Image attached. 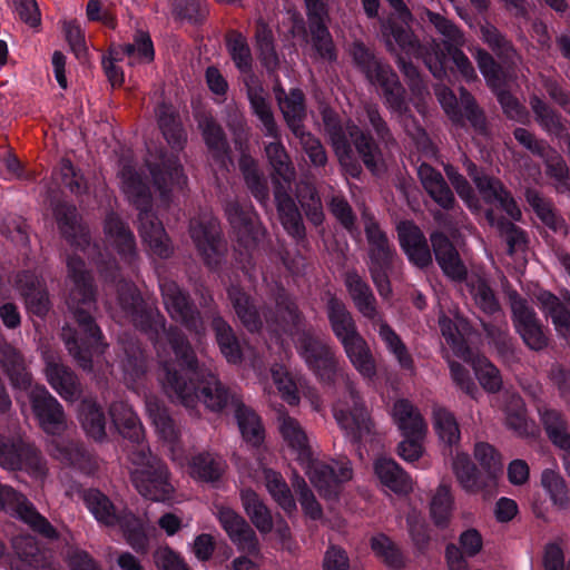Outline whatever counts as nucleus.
<instances>
[{
  "mask_svg": "<svg viewBox=\"0 0 570 570\" xmlns=\"http://www.w3.org/2000/svg\"><path fill=\"white\" fill-rule=\"evenodd\" d=\"M118 303L134 326L157 343L161 333L166 335L179 368L173 362H163L160 381L173 402L194 410L197 403L215 413L233 406L239 396L218 377L212 364L199 362L186 335L176 326L166 328V318L159 309L146 303L136 285L120 281L117 285Z\"/></svg>",
  "mask_w": 570,
  "mask_h": 570,
  "instance_id": "f257e3e1",
  "label": "nucleus"
},
{
  "mask_svg": "<svg viewBox=\"0 0 570 570\" xmlns=\"http://www.w3.org/2000/svg\"><path fill=\"white\" fill-rule=\"evenodd\" d=\"M67 267L68 276L73 283L67 306L73 315L77 328L63 326L61 337L77 364L85 371H91L94 354H102L108 346L91 314L96 309L94 279L86 269L85 262L78 256H69Z\"/></svg>",
  "mask_w": 570,
  "mask_h": 570,
  "instance_id": "f03ea898",
  "label": "nucleus"
},
{
  "mask_svg": "<svg viewBox=\"0 0 570 570\" xmlns=\"http://www.w3.org/2000/svg\"><path fill=\"white\" fill-rule=\"evenodd\" d=\"M124 191L130 203L139 210L138 232L142 243L151 255L167 259L174 254V247L163 223L151 210V193L142 177L130 168L122 170Z\"/></svg>",
  "mask_w": 570,
  "mask_h": 570,
  "instance_id": "7ed1b4c3",
  "label": "nucleus"
},
{
  "mask_svg": "<svg viewBox=\"0 0 570 570\" xmlns=\"http://www.w3.org/2000/svg\"><path fill=\"white\" fill-rule=\"evenodd\" d=\"M322 118L325 132L342 165L347 166V160L352 159V146H354L366 168L372 173L377 169L381 150L368 132L363 131L351 119L343 122L330 108L322 111Z\"/></svg>",
  "mask_w": 570,
  "mask_h": 570,
  "instance_id": "20e7f679",
  "label": "nucleus"
},
{
  "mask_svg": "<svg viewBox=\"0 0 570 570\" xmlns=\"http://www.w3.org/2000/svg\"><path fill=\"white\" fill-rule=\"evenodd\" d=\"M53 215L67 242L76 249L83 252L96 264L106 281L116 282L119 277L117 261L114 257L105 258L99 245L91 243L89 229L81 224L76 206L65 202L58 203L53 208Z\"/></svg>",
  "mask_w": 570,
  "mask_h": 570,
  "instance_id": "39448f33",
  "label": "nucleus"
},
{
  "mask_svg": "<svg viewBox=\"0 0 570 570\" xmlns=\"http://www.w3.org/2000/svg\"><path fill=\"white\" fill-rule=\"evenodd\" d=\"M129 460L137 465L130 473V480L140 495L151 501H167L173 498L174 485L167 465L153 456L148 446L131 450Z\"/></svg>",
  "mask_w": 570,
  "mask_h": 570,
  "instance_id": "423d86ee",
  "label": "nucleus"
},
{
  "mask_svg": "<svg viewBox=\"0 0 570 570\" xmlns=\"http://www.w3.org/2000/svg\"><path fill=\"white\" fill-rule=\"evenodd\" d=\"M373 85L381 88L385 107L391 114L396 115L404 121L405 130L414 139L417 148L426 157H436L438 148L432 142L426 131L416 124L414 117L410 114L406 91L392 67L385 72L383 71V75H381Z\"/></svg>",
  "mask_w": 570,
  "mask_h": 570,
  "instance_id": "0eeeda50",
  "label": "nucleus"
},
{
  "mask_svg": "<svg viewBox=\"0 0 570 570\" xmlns=\"http://www.w3.org/2000/svg\"><path fill=\"white\" fill-rule=\"evenodd\" d=\"M345 394L333 405L334 417L346 438L360 443L373 435L374 423L354 383L346 379Z\"/></svg>",
  "mask_w": 570,
  "mask_h": 570,
  "instance_id": "6e6552de",
  "label": "nucleus"
},
{
  "mask_svg": "<svg viewBox=\"0 0 570 570\" xmlns=\"http://www.w3.org/2000/svg\"><path fill=\"white\" fill-rule=\"evenodd\" d=\"M225 215L237 237V246L244 249L245 259L242 268L249 273L252 265V252L256 248L265 235V229L258 222L254 207L249 203L240 204L237 200L227 202L225 205ZM242 252V250H239ZM243 255V253H240Z\"/></svg>",
  "mask_w": 570,
  "mask_h": 570,
  "instance_id": "1a4fd4ad",
  "label": "nucleus"
},
{
  "mask_svg": "<svg viewBox=\"0 0 570 570\" xmlns=\"http://www.w3.org/2000/svg\"><path fill=\"white\" fill-rule=\"evenodd\" d=\"M0 466L9 471H24L33 478L47 474V464L41 452L21 435L0 434Z\"/></svg>",
  "mask_w": 570,
  "mask_h": 570,
  "instance_id": "9d476101",
  "label": "nucleus"
},
{
  "mask_svg": "<svg viewBox=\"0 0 570 570\" xmlns=\"http://www.w3.org/2000/svg\"><path fill=\"white\" fill-rule=\"evenodd\" d=\"M159 289L164 306L171 320L179 322L198 337L205 335V323L189 293L169 278L159 279Z\"/></svg>",
  "mask_w": 570,
  "mask_h": 570,
  "instance_id": "9b49d317",
  "label": "nucleus"
},
{
  "mask_svg": "<svg viewBox=\"0 0 570 570\" xmlns=\"http://www.w3.org/2000/svg\"><path fill=\"white\" fill-rule=\"evenodd\" d=\"M189 235L204 263L216 269L224 258L225 246L220 238L219 223L210 210H204L190 219Z\"/></svg>",
  "mask_w": 570,
  "mask_h": 570,
  "instance_id": "f8f14e48",
  "label": "nucleus"
},
{
  "mask_svg": "<svg viewBox=\"0 0 570 570\" xmlns=\"http://www.w3.org/2000/svg\"><path fill=\"white\" fill-rule=\"evenodd\" d=\"M296 350L306 366L325 383H333L337 374V358L325 340L303 331L296 340Z\"/></svg>",
  "mask_w": 570,
  "mask_h": 570,
  "instance_id": "ddd939ff",
  "label": "nucleus"
},
{
  "mask_svg": "<svg viewBox=\"0 0 570 570\" xmlns=\"http://www.w3.org/2000/svg\"><path fill=\"white\" fill-rule=\"evenodd\" d=\"M508 298L515 332L520 335L524 345L535 352L544 350L549 344V336L528 299L517 291L510 292Z\"/></svg>",
  "mask_w": 570,
  "mask_h": 570,
  "instance_id": "4468645a",
  "label": "nucleus"
},
{
  "mask_svg": "<svg viewBox=\"0 0 570 570\" xmlns=\"http://www.w3.org/2000/svg\"><path fill=\"white\" fill-rule=\"evenodd\" d=\"M438 101L445 114L456 125H463L468 120L478 132H484L485 118L479 109L473 96L464 88H460V100L454 92L444 85H438L434 88Z\"/></svg>",
  "mask_w": 570,
  "mask_h": 570,
  "instance_id": "2eb2a0df",
  "label": "nucleus"
},
{
  "mask_svg": "<svg viewBox=\"0 0 570 570\" xmlns=\"http://www.w3.org/2000/svg\"><path fill=\"white\" fill-rule=\"evenodd\" d=\"M0 511L20 519L45 538H58L57 530L22 493L2 483H0Z\"/></svg>",
  "mask_w": 570,
  "mask_h": 570,
  "instance_id": "dca6fc26",
  "label": "nucleus"
},
{
  "mask_svg": "<svg viewBox=\"0 0 570 570\" xmlns=\"http://www.w3.org/2000/svg\"><path fill=\"white\" fill-rule=\"evenodd\" d=\"M146 165L153 178V184L159 191L161 203L168 206L171 202V193L175 189L183 190L187 185V177L178 156L160 151L155 161L147 159Z\"/></svg>",
  "mask_w": 570,
  "mask_h": 570,
  "instance_id": "f3484780",
  "label": "nucleus"
},
{
  "mask_svg": "<svg viewBox=\"0 0 570 570\" xmlns=\"http://www.w3.org/2000/svg\"><path fill=\"white\" fill-rule=\"evenodd\" d=\"M306 463V474L318 493L326 499L337 497L341 484L347 482L353 476L351 462L345 459L326 463L318 460L303 461Z\"/></svg>",
  "mask_w": 570,
  "mask_h": 570,
  "instance_id": "a211bd4d",
  "label": "nucleus"
},
{
  "mask_svg": "<svg viewBox=\"0 0 570 570\" xmlns=\"http://www.w3.org/2000/svg\"><path fill=\"white\" fill-rule=\"evenodd\" d=\"M32 412L47 434L58 435L67 426L62 405L45 386H35L29 393Z\"/></svg>",
  "mask_w": 570,
  "mask_h": 570,
  "instance_id": "6ab92c4d",
  "label": "nucleus"
},
{
  "mask_svg": "<svg viewBox=\"0 0 570 570\" xmlns=\"http://www.w3.org/2000/svg\"><path fill=\"white\" fill-rule=\"evenodd\" d=\"M106 242L117 252L120 259L134 266L138 259L136 238L128 224L118 214L109 213L104 223Z\"/></svg>",
  "mask_w": 570,
  "mask_h": 570,
  "instance_id": "aec40b11",
  "label": "nucleus"
},
{
  "mask_svg": "<svg viewBox=\"0 0 570 570\" xmlns=\"http://www.w3.org/2000/svg\"><path fill=\"white\" fill-rule=\"evenodd\" d=\"M535 301L547 318L551 320L557 334L570 338V292L566 291L562 298L549 291H540L535 294Z\"/></svg>",
  "mask_w": 570,
  "mask_h": 570,
  "instance_id": "412c9836",
  "label": "nucleus"
},
{
  "mask_svg": "<svg viewBox=\"0 0 570 570\" xmlns=\"http://www.w3.org/2000/svg\"><path fill=\"white\" fill-rule=\"evenodd\" d=\"M475 187L485 204L497 206L512 220H521L522 213L518 203L499 178L487 174L476 179Z\"/></svg>",
  "mask_w": 570,
  "mask_h": 570,
  "instance_id": "4be33fe9",
  "label": "nucleus"
},
{
  "mask_svg": "<svg viewBox=\"0 0 570 570\" xmlns=\"http://www.w3.org/2000/svg\"><path fill=\"white\" fill-rule=\"evenodd\" d=\"M217 518L229 539L239 550L250 554L258 552V540L255 531L242 515L228 507H220L217 511Z\"/></svg>",
  "mask_w": 570,
  "mask_h": 570,
  "instance_id": "5701e85b",
  "label": "nucleus"
},
{
  "mask_svg": "<svg viewBox=\"0 0 570 570\" xmlns=\"http://www.w3.org/2000/svg\"><path fill=\"white\" fill-rule=\"evenodd\" d=\"M461 48L462 47H455L444 52L436 47L433 52L426 53L424 62L435 78L442 79L446 75L445 57L449 55L455 70L460 73L462 79L468 83L473 82L478 79L476 71L471 60Z\"/></svg>",
  "mask_w": 570,
  "mask_h": 570,
  "instance_id": "b1692460",
  "label": "nucleus"
},
{
  "mask_svg": "<svg viewBox=\"0 0 570 570\" xmlns=\"http://www.w3.org/2000/svg\"><path fill=\"white\" fill-rule=\"evenodd\" d=\"M399 240L409 261L420 268L432 263V254L422 230L412 222L405 220L397 225Z\"/></svg>",
  "mask_w": 570,
  "mask_h": 570,
  "instance_id": "393cba45",
  "label": "nucleus"
},
{
  "mask_svg": "<svg viewBox=\"0 0 570 570\" xmlns=\"http://www.w3.org/2000/svg\"><path fill=\"white\" fill-rule=\"evenodd\" d=\"M344 284L354 303L355 308L365 318L375 323L383 316L379 308L374 293L366 281L355 271L345 273Z\"/></svg>",
  "mask_w": 570,
  "mask_h": 570,
  "instance_id": "a878e982",
  "label": "nucleus"
},
{
  "mask_svg": "<svg viewBox=\"0 0 570 570\" xmlns=\"http://www.w3.org/2000/svg\"><path fill=\"white\" fill-rule=\"evenodd\" d=\"M274 139L275 141L268 142L264 148L267 161L272 167L273 191L276 190V186L292 189L296 176L295 167L279 137Z\"/></svg>",
  "mask_w": 570,
  "mask_h": 570,
  "instance_id": "bb28decb",
  "label": "nucleus"
},
{
  "mask_svg": "<svg viewBox=\"0 0 570 570\" xmlns=\"http://www.w3.org/2000/svg\"><path fill=\"white\" fill-rule=\"evenodd\" d=\"M431 243L435 259L443 273L451 279L462 282L468 271L451 240L440 232L431 235Z\"/></svg>",
  "mask_w": 570,
  "mask_h": 570,
  "instance_id": "cd10ccee",
  "label": "nucleus"
},
{
  "mask_svg": "<svg viewBox=\"0 0 570 570\" xmlns=\"http://www.w3.org/2000/svg\"><path fill=\"white\" fill-rule=\"evenodd\" d=\"M416 173L423 189L435 204L445 210L454 207V194L441 171L428 163H421Z\"/></svg>",
  "mask_w": 570,
  "mask_h": 570,
  "instance_id": "c85d7f7f",
  "label": "nucleus"
},
{
  "mask_svg": "<svg viewBox=\"0 0 570 570\" xmlns=\"http://www.w3.org/2000/svg\"><path fill=\"white\" fill-rule=\"evenodd\" d=\"M291 191L292 189L276 186V190L273 194L282 226L289 236L299 242L305 239L306 229L302 214Z\"/></svg>",
  "mask_w": 570,
  "mask_h": 570,
  "instance_id": "c756f323",
  "label": "nucleus"
},
{
  "mask_svg": "<svg viewBox=\"0 0 570 570\" xmlns=\"http://www.w3.org/2000/svg\"><path fill=\"white\" fill-rule=\"evenodd\" d=\"M275 98L284 120L293 134H301L306 117L305 95L299 88H292L288 94L281 85L274 87Z\"/></svg>",
  "mask_w": 570,
  "mask_h": 570,
  "instance_id": "7c9ffc66",
  "label": "nucleus"
},
{
  "mask_svg": "<svg viewBox=\"0 0 570 570\" xmlns=\"http://www.w3.org/2000/svg\"><path fill=\"white\" fill-rule=\"evenodd\" d=\"M364 232L368 243V256L372 264H392L394 249L389 238L374 218L368 213H363Z\"/></svg>",
  "mask_w": 570,
  "mask_h": 570,
  "instance_id": "2f4dec72",
  "label": "nucleus"
},
{
  "mask_svg": "<svg viewBox=\"0 0 570 570\" xmlns=\"http://www.w3.org/2000/svg\"><path fill=\"white\" fill-rule=\"evenodd\" d=\"M439 325L445 342L451 346L453 353L463 360H469L471 350L464 337L468 331V321L454 314L453 318L442 313L439 316Z\"/></svg>",
  "mask_w": 570,
  "mask_h": 570,
  "instance_id": "473e14b6",
  "label": "nucleus"
},
{
  "mask_svg": "<svg viewBox=\"0 0 570 570\" xmlns=\"http://www.w3.org/2000/svg\"><path fill=\"white\" fill-rule=\"evenodd\" d=\"M122 356L120 358L125 380L136 383L147 371V358L139 342L131 336H124L119 340Z\"/></svg>",
  "mask_w": 570,
  "mask_h": 570,
  "instance_id": "72a5a7b5",
  "label": "nucleus"
},
{
  "mask_svg": "<svg viewBox=\"0 0 570 570\" xmlns=\"http://www.w3.org/2000/svg\"><path fill=\"white\" fill-rule=\"evenodd\" d=\"M81 498L86 508L100 524L106 527H117L120 522L124 510L118 511L109 497L100 490H83Z\"/></svg>",
  "mask_w": 570,
  "mask_h": 570,
  "instance_id": "f704fd0d",
  "label": "nucleus"
},
{
  "mask_svg": "<svg viewBox=\"0 0 570 570\" xmlns=\"http://www.w3.org/2000/svg\"><path fill=\"white\" fill-rule=\"evenodd\" d=\"M46 376L51 387L66 401H75L81 394V385L77 375L67 366L48 362Z\"/></svg>",
  "mask_w": 570,
  "mask_h": 570,
  "instance_id": "c9c22d12",
  "label": "nucleus"
},
{
  "mask_svg": "<svg viewBox=\"0 0 570 570\" xmlns=\"http://www.w3.org/2000/svg\"><path fill=\"white\" fill-rule=\"evenodd\" d=\"M212 328L215 333L219 351L227 363L240 364L243 361V348L233 327L219 314H215L212 320Z\"/></svg>",
  "mask_w": 570,
  "mask_h": 570,
  "instance_id": "e433bc0d",
  "label": "nucleus"
},
{
  "mask_svg": "<svg viewBox=\"0 0 570 570\" xmlns=\"http://www.w3.org/2000/svg\"><path fill=\"white\" fill-rule=\"evenodd\" d=\"M326 312L331 328L341 343L360 334L356 323L343 301L331 296L326 304Z\"/></svg>",
  "mask_w": 570,
  "mask_h": 570,
  "instance_id": "4c0bfd02",
  "label": "nucleus"
},
{
  "mask_svg": "<svg viewBox=\"0 0 570 570\" xmlns=\"http://www.w3.org/2000/svg\"><path fill=\"white\" fill-rule=\"evenodd\" d=\"M227 295L242 324L249 332H258L263 321L253 298L238 285H230Z\"/></svg>",
  "mask_w": 570,
  "mask_h": 570,
  "instance_id": "58836bf2",
  "label": "nucleus"
},
{
  "mask_svg": "<svg viewBox=\"0 0 570 570\" xmlns=\"http://www.w3.org/2000/svg\"><path fill=\"white\" fill-rule=\"evenodd\" d=\"M374 471L381 483L397 494H406L412 490L409 474L392 459L379 458L374 462Z\"/></svg>",
  "mask_w": 570,
  "mask_h": 570,
  "instance_id": "ea45409f",
  "label": "nucleus"
},
{
  "mask_svg": "<svg viewBox=\"0 0 570 570\" xmlns=\"http://www.w3.org/2000/svg\"><path fill=\"white\" fill-rule=\"evenodd\" d=\"M341 344L343 345L350 362L363 377L372 379L376 375L375 360L367 342L361 334L348 338Z\"/></svg>",
  "mask_w": 570,
  "mask_h": 570,
  "instance_id": "a19ab883",
  "label": "nucleus"
},
{
  "mask_svg": "<svg viewBox=\"0 0 570 570\" xmlns=\"http://www.w3.org/2000/svg\"><path fill=\"white\" fill-rule=\"evenodd\" d=\"M393 419L404 438L423 436L426 431L424 420L417 409L405 400H397L393 405Z\"/></svg>",
  "mask_w": 570,
  "mask_h": 570,
  "instance_id": "79ce46f5",
  "label": "nucleus"
},
{
  "mask_svg": "<svg viewBox=\"0 0 570 570\" xmlns=\"http://www.w3.org/2000/svg\"><path fill=\"white\" fill-rule=\"evenodd\" d=\"M0 361L14 389L27 391L31 387L32 377L28 372L22 355L11 345L0 350Z\"/></svg>",
  "mask_w": 570,
  "mask_h": 570,
  "instance_id": "37998d69",
  "label": "nucleus"
},
{
  "mask_svg": "<svg viewBox=\"0 0 570 570\" xmlns=\"http://www.w3.org/2000/svg\"><path fill=\"white\" fill-rule=\"evenodd\" d=\"M238 166L245 184L252 195L261 204H266L269 199V189L267 180L263 171L259 169L256 159H254L249 154L242 153Z\"/></svg>",
  "mask_w": 570,
  "mask_h": 570,
  "instance_id": "c03bdc74",
  "label": "nucleus"
},
{
  "mask_svg": "<svg viewBox=\"0 0 570 570\" xmlns=\"http://www.w3.org/2000/svg\"><path fill=\"white\" fill-rule=\"evenodd\" d=\"M350 55L356 68L364 73L365 78L371 82L383 75L391 66L379 59L374 52L361 40H355L350 47Z\"/></svg>",
  "mask_w": 570,
  "mask_h": 570,
  "instance_id": "a18cd8bd",
  "label": "nucleus"
},
{
  "mask_svg": "<svg viewBox=\"0 0 570 570\" xmlns=\"http://www.w3.org/2000/svg\"><path fill=\"white\" fill-rule=\"evenodd\" d=\"M295 197L306 218L314 226H320L325 219L322 199L316 186L308 180L296 184Z\"/></svg>",
  "mask_w": 570,
  "mask_h": 570,
  "instance_id": "49530a36",
  "label": "nucleus"
},
{
  "mask_svg": "<svg viewBox=\"0 0 570 570\" xmlns=\"http://www.w3.org/2000/svg\"><path fill=\"white\" fill-rule=\"evenodd\" d=\"M116 51L121 57L128 58L129 66L150 63L155 59V48L148 31L137 30L132 37V42L120 45Z\"/></svg>",
  "mask_w": 570,
  "mask_h": 570,
  "instance_id": "de8ad7c7",
  "label": "nucleus"
},
{
  "mask_svg": "<svg viewBox=\"0 0 570 570\" xmlns=\"http://www.w3.org/2000/svg\"><path fill=\"white\" fill-rule=\"evenodd\" d=\"M78 417L86 434L96 441L106 436V416L101 406L91 399L81 401Z\"/></svg>",
  "mask_w": 570,
  "mask_h": 570,
  "instance_id": "09e8293b",
  "label": "nucleus"
},
{
  "mask_svg": "<svg viewBox=\"0 0 570 570\" xmlns=\"http://www.w3.org/2000/svg\"><path fill=\"white\" fill-rule=\"evenodd\" d=\"M242 433L243 439L254 446H258L264 440V429L259 416L240 400L232 409Z\"/></svg>",
  "mask_w": 570,
  "mask_h": 570,
  "instance_id": "8fccbe9b",
  "label": "nucleus"
},
{
  "mask_svg": "<svg viewBox=\"0 0 570 570\" xmlns=\"http://www.w3.org/2000/svg\"><path fill=\"white\" fill-rule=\"evenodd\" d=\"M524 197L538 218L548 228L554 233L566 232V222L556 213L550 200L546 199L537 189L533 188H528L524 193Z\"/></svg>",
  "mask_w": 570,
  "mask_h": 570,
  "instance_id": "3c124183",
  "label": "nucleus"
},
{
  "mask_svg": "<svg viewBox=\"0 0 570 570\" xmlns=\"http://www.w3.org/2000/svg\"><path fill=\"white\" fill-rule=\"evenodd\" d=\"M240 499L247 515L257 530L264 534L269 533L273 530V517L258 494L250 489H245L240 492Z\"/></svg>",
  "mask_w": 570,
  "mask_h": 570,
  "instance_id": "603ef678",
  "label": "nucleus"
},
{
  "mask_svg": "<svg viewBox=\"0 0 570 570\" xmlns=\"http://www.w3.org/2000/svg\"><path fill=\"white\" fill-rule=\"evenodd\" d=\"M189 468L193 478L215 482L224 474L226 462L220 455L203 452L191 458Z\"/></svg>",
  "mask_w": 570,
  "mask_h": 570,
  "instance_id": "864d4df0",
  "label": "nucleus"
},
{
  "mask_svg": "<svg viewBox=\"0 0 570 570\" xmlns=\"http://www.w3.org/2000/svg\"><path fill=\"white\" fill-rule=\"evenodd\" d=\"M530 105L537 122L548 135L559 139L564 138L567 129L558 111L537 96L530 99Z\"/></svg>",
  "mask_w": 570,
  "mask_h": 570,
  "instance_id": "5fc2aeb1",
  "label": "nucleus"
},
{
  "mask_svg": "<svg viewBox=\"0 0 570 570\" xmlns=\"http://www.w3.org/2000/svg\"><path fill=\"white\" fill-rule=\"evenodd\" d=\"M198 126L202 130L203 138L214 157L224 161L228 156L229 145L222 126L213 116H204Z\"/></svg>",
  "mask_w": 570,
  "mask_h": 570,
  "instance_id": "6e6d98bb",
  "label": "nucleus"
},
{
  "mask_svg": "<svg viewBox=\"0 0 570 570\" xmlns=\"http://www.w3.org/2000/svg\"><path fill=\"white\" fill-rule=\"evenodd\" d=\"M540 419L548 439L559 449L570 446V433L561 412L554 409H540Z\"/></svg>",
  "mask_w": 570,
  "mask_h": 570,
  "instance_id": "4d7b16f0",
  "label": "nucleus"
},
{
  "mask_svg": "<svg viewBox=\"0 0 570 570\" xmlns=\"http://www.w3.org/2000/svg\"><path fill=\"white\" fill-rule=\"evenodd\" d=\"M485 335L492 344L499 356L507 363H513L519 360L513 338L509 334L507 323L498 325L492 323H483Z\"/></svg>",
  "mask_w": 570,
  "mask_h": 570,
  "instance_id": "13d9d810",
  "label": "nucleus"
},
{
  "mask_svg": "<svg viewBox=\"0 0 570 570\" xmlns=\"http://www.w3.org/2000/svg\"><path fill=\"white\" fill-rule=\"evenodd\" d=\"M122 532L127 543L139 553H145L148 549V537L146 534L144 521L131 511L124 509L122 518L117 524Z\"/></svg>",
  "mask_w": 570,
  "mask_h": 570,
  "instance_id": "bf43d9fd",
  "label": "nucleus"
},
{
  "mask_svg": "<svg viewBox=\"0 0 570 570\" xmlns=\"http://www.w3.org/2000/svg\"><path fill=\"white\" fill-rule=\"evenodd\" d=\"M507 426L519 436H527L531 433L532 424L527 417V409L522 397L517 393L507 395L505 405Z\"/></svg>",
  "mask_w": 570,
  "mask_h": 570,
  "instance_id": "052dcab7",
  "label": "nucleus"
},
{
  "mask_svg": "<svg viewBox=\"0 0 570 570\" xmlns=\"http://www.w3.org/2000/svg\"><path fill=\"white\" fill-rule=\"evenodd\" d=\"M263 476L265 487L275 502L287 513L295 511V500L283 475L272 469H264Z\"/></svg>",
  "mask_w": 570,
  "mask_h": 570,
  "instance_id": "680f3d73",
  "label": "nucleus"
},
{
  "mask_svg": "<svg viewBox=\"0 0 570 570\" xmlns=\"http://www.w3.org/2000/svg\"><path fill=\"white\" fill-rule=\"evenodd\" d=\"M282 436L287 445L297 454L299 461H308L311 449L308 446L307 436L299 423L291 417L284 416L279 426Z\"/></svg>",
  "mask_w": 570,
  "mask_h": 570,
  "instance_id": "e2e57ef3",
  "label": "nucleus"
},
{
  "mask_svg": "<svg viewBox=\"0 0 570 570\" xmlns=\"http://www.w3.org/2000/svg\"><path fill=\"white\" fill-rule=\"evenodd\" d=\"M248 100L253 114L261 120L264 135L271 138H278V127L274 118L271 105L264 96L261 87L248 89Z\"/></svg>",
  "mask_w": 570,
  "mask_h": 570,
  "instance_id": "0e129e2a",
  "label": "nucleus"
},
{
  "mask_svg": "<svg viewBox=\"0 0 570 570\" xmlns=\"http://www.w3.org/2000/svg\"><path fill=\"white\" fill-rule=\"evenodd\" d=\"M51 455L62 464L83 470L89 462V454L82 444L73 441H53Z\"/></svg>",
  "mask_w": 570,
  "mask_h": 570,
  "instance_id": "69168bd1",
  "label": "nucleus"
},
{
  "mask_svg": "<svg viewBox=\"0 0 570 570\" xmlns=\"http://www.w3.org/2000/svg\"><path fill=\"white\" fill-rule=\"evenodd\" d=\"M327 23L328 21L307 22L313 49L323 60L333 62L337 59V52Z\"/></svg>",
  "mask_w": 570,
  "mask_h": 570,
  "instance_id": "338daca9",
  "label": "nucleus"
},
{
  "mask_svg": "<svg viewBox=\"0 0 570 570\" xmlns=\"http://www.w3.org/2000/svg\"><path fill=\"white\" fill-rule=\"evenodd\" d=\"M226 48L235 63L243 73H248L253 68V57L246 37L237 30H230L226 35Z\"/></svg>",
  "mask_w": 570,
  "mask_h": 570,
  "instance_id": "774afa93",
  "label": "nucleus"
}]
</instances>
